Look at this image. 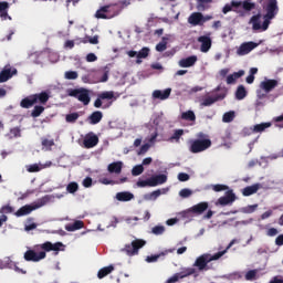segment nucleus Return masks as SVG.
Instances as JSON below:
<instances>
[{
	"mask_svg": "<svg viewBox=\"0 0 283 283\" xmlns=\"http://www.w3.org/2000/svg\"><path fill=\"white\" fill-rule=\"evenodd\" d=\"M62 247V242L52 243L50 241H46L40 245V249H42V251L39 253H36L34 250H28L24 253V260L27 262H41V260H45L48 255L46 253H50V251H55L57 254L59 251H61Z\"/></svg>",
	"mask_w": 283,
	"mask_h": 283,
	"instance_id": "f257e3e1",
	"label": "nucleus"
},
{
	"mask_svg": "<svg viewBox=\"0 0 283 283\" xmlns=\"http://www.w3.org/2000/svg\"><path fill=\"white\" fill-rule=\"evenodd\" d=\"M234 244L235 240H232L223 251L217 252L213 255L207 253L200 255L196 259L193 266H197L198 271H209V268L207 266L209 262H213V260H220L222 255H224L227 251H229V249H231V247Z\"/></svg>",
	"mask_w": 283,
	"mask_h": 283,
	"instance_id": "f03ea898",
	"label": "nucleus"
},
{
	"mask_svg": "<svg viewBox=\"0 0 283 283\" xmlns=\"http://www.w3.org/2000/svg\"><path fill=\"white\" fill-rule=\"evenodd\" d=\"M189 144V151L191 154H202V151H207L212 145L211 139L205 133H198L197 139H191Z\"/></svg>",
	"mask_w": 283,
	"mask_h": 283,
	"instance_id": "7ed1b4c3",
	"label": "nucleus"
},
{
	"mask_svg": "<svg viewBox=\"0 0 283 283\" xmlns=\"http://www.w3.org/2000/svg\"><path fill=\"white\" fill-rule=\"evenodd\" d=\"M165 182H167V175L161 174L153 176L146 180L139 179L136 182V186L143 189L145 187H158V185H165Z\"/></svg>",
	"mask_w": 283,
	"mask_h": 283,
	"instance_id": "20e7f679",
	"label": "nucleus"
},
{
	"mask_svg": "<svg viewBox=\"0 0 283 283\" xmlns=\"http://www.w3.org/2000/svg\"><path fill=\"white\" fill-rule=\"evenodd\" d=\"M67 95L77 98L83 105H90V101H92L90 91L86 88H71L67 91Z\"/></svg>",
	"mask_w": 283,
	"mask_h": 283,
	"instance_id": "39448f33",
	"label": "nucleus"
},
{
	"mask_svg": "<svg viewBox=\"0 0 283 283\" xmlns=\"http://www.w3.org/2000/svg\"><path fill=\"white\" fill-rule=\"evenodd\" d=\"M145 244H147V241L143 239H135L130 244H126L123 251L126 255L132 258L134 255H138V251H140Z\"/></svg>",
	"mask_w": 283,
	"mask_h": 283,
	"instance_id": "423d86ee",
	"label": "nucleus"
},
{
	"mask_svg": "<svg viewBox=\"0 0 283 283\" xmlns=\"http://www.w3.org/2000/svg\"><path fill=\"white\" fill-rule=\"evenodd\" d=\"M44 205H45V201L41 199L38 203L22 206L20 209L17 210L14 216H17V218H23V216H30L32 211H36V209H41V207H43Z\"/></svg>",
	"mask_w": 283,
	"mask_h": 283,
	"instance_id": "0eeeda50",
	"label": "nucleus"
},
{
	"mask_svg": "<svg viewBox=\"0 0 283 283\" xmlns=\"http://www.w3.org/2000/svg\"><path fill=\"white\" fill-rule=\"evenodd\" d=\"M261 17L262 15L260 13H258L256 15H253L250 19V23H252V29L253 30H262L263 32H266V30H269V25H271V19L264 18L265 20L261 24L260 23Z\"/></svg>",
	"mask_w": 283,
	"mask_h": 283,
	"instance_id": "6e6552de",
	"label": "nucleus"
},
{
	"mask_svg": "<svg viewBox=\"0 0 283 283\" xmlns=\"http://www.w3.org/2000/svg\"><path fill=\"white\" fill-rule=\"evenodd\" d=\"M18 73L19 71H17V67L10 64L4 65V67L0 72V83H8V81H10L12 76H17Z\"/></svg>",
	"mask_w": 283,
	"mask_h": 283,
	"instance_id": "1a4fd4ad",
	"label": "nucleus"
},
{
	"mask_svg": "<svg viewBox=\"0 0 283 283\" xmlns=\"http://www.w3.org/2000/svg\"><path fill=\"white\" fill-rule=\"evenodd\" d=\"M103 101H116L113 91H105L97 95V98L94 102V107L101 109L103 107Z\"/></svg>",
	"mask_w": 283,
	"mask_h": 283,
	"instance_id": "9d476101",
	"label": "nucleus"
},
{
	"mask_svg": "<svg viewBox=\"0 0 283 283\" xmlns=\"http://www.w3.org/2000/svg\"><path fill=\"white\" fill-rule=\"evenodd\" d=\"M95 17L96 19H113V17H116V13L114 12V6L102 7L96 11Z\"/></svg>",
	"mask_w": 283,
	"mask_h": 283,
	"instance_id": "9b49d317",
	"label": "nucleus"
},
{
	"mask_svg": "<svg viewBox=\"0 0 283 283\" xmlns=\"http://www.w3.org/2000/svg\"><path fill=\"white\" fill-rule=\"evenodd\" d=\"M235 193L233 190H228L223 197H220L216 205H220L221 207H227V205H233L235 202Z\"/></svg>",
	"mask_w": 283,
	"mask_h": 283,
	"instance_id": "f8f14e48",
	"label": "nucleus"
},
{
	"mask_svg": "<svg viewBox=\"0 0 283 283\" xmlns=\"http://www.w3.org/2000/svg\"><path fill=\"white\" fill-rule=\"evenodd\" d=\"M127 56H129V59H137V63H143V61H140V59H147V56H149V48L144 46L139 52L136 51H127L126 52Z\"/></svg>",
	"mask_w": 283,
	"mask_h": 283,
	"instance_id": "ddd939ff",
	"label": "nucleus"
},
{
	"mask_svg": "<svg viewBox=\"0 0 283 283\" xmlns=\"http://www.w3.org/2000/svg\"><path fill=\"white\" fill-rule=\"evenodd\" d=\"M224 98H227V93H220L214 96H208L202 99L201 106L202 107H211V105H213V103H218V101H224Z\"/></svg>",
	"mask_w": 283,
	"mask_h": 283,
	"instance_id": "4468645a",
	"label": "nucleus"
},
{
	"mask_svg": "<svg viewBox=\"0 0 283 283\" xmlns=\"http://www.w3.org/2000/svg\"><path fill=\"white\" fill-rule=\"evenodd\" d=\"M259 45L260 44L255 43V42H244L238 49V54H239V56H244V55L249 54L250 52H253V50H255V48H258Z\"/></svg>",
	"mask_w": 283,
	"mask_h": 283,
	"instance_id": "2eb2a0df",
	"label": "nucleus"
},
{
	"mask_svg": "<svg viewBox=\"0 0 283 283\" xmlns=\"http://www.w3.org/2000/svg\"><path fill=\"white\" fill-rule=\"evenodd\" d=\"M83 145L85 149H92L96 147V145H98V136H96L94 133H88L83 140Z\"/></svg>",
	"mask_w": 283,
	"mask_h": 283,
	"instance_id": "dca6fc26",
	"label": "nucleus"
},
{
	"mask_svg": "<svg viewBox=\"0 0 283 283\" xmlns=\"http://www.w3.org/2000/svg\"><path fill=\"white\" fill-rule=\"evenodd\" d=\"M277 14V0H269L264 19H275Z\"/></svg>",
	"mask_w": 283,
	"mask_h": 283,
	"instance_id": "f3484780",
	"label": "nucleus"
},
{
	"mask_svg": "<svg viewBox=\"0 0 283 283\" xmlns=\"http://www.w3.org/2000/svg\"><path fill=\"white\" fill-rule=\"evenodd\" d=\"M277 85H280V82H277V80H265L261 82L260 87L265 94H269L273 92V90H275Z\"/></svg>",
	"mask_w": 283,
	"mask_h": 283,
	"instance_id": "a211bd4d",
	"label": "nucleus"
},
{
	"mask_svg": "<svg viewBox=\"0 0 283 283\" xmlns=\"http://www.w3.org/2000/svg\"><path fill=\"white\" fill-rule=\"evenodd\" d=\"M233 8H240L242 6L245 12H251V10H255V2H251V0L238 1L232 0Z\"/></svg>",
	"mask_w": 283,
	"mask_h": 283,
	"instance_id": "6ab92c4d",
	"label": "nucleus"
},
{
	"mask_svg": "<svg viewBox=\"0 0 283 283\" xmlns=\"http://www.w3.org/2000/svg\"><path fill=\"white\" fill-rule=\"evenodd\" d=\"M198 43H201L200 52L207 53L211 50V36L210 35H201L197 39Z\"/></svg>",
	"mask_w": 283,
	"mask_h": 283,
	"instance_id": "aec40b11",
	"label": "nucleus"
},
{
	"mask_svg": "<svg viewBox=\"0 0 283 283\" xmlns=\"http://www.w3.org/2000/svg\"><path fill=\"white\" fill-rule=\"evenodd\" d=\"M205 21V15L200 12H193L190 14V17L188 18V23H190V25H203Z\"/></svg>",
	"mask_w": 283,
	"mask_h": 283,
	"instance_id": "412c9836",
	"label": "nucleus"
},
{
	"mask_svg": "<svg viewBox=\"0 0 283 283\" xmlns=\"http://www.w3.org/2000/svg\"><path fill=\"white\" fill-rule=\"evenodd\" d=\"M171 96V88H166L164 91L161 90H156L153 92V98L157 101H167Z\"/></svg>",
	"mask_w": 283,
	"mask_h": 283,
	"instance_id": "4be33fe9",
	"label": "nucleus"
},
{
	"mask_svg": "<svg viewBox=\"0 0 283 283\" xmlns=\"http://www.w3.org/2000/svg\"><path fill=\"white\" fill-rule=\"evenodd\" d=\"M32 96L35 105H45L50 101V94H48V92L36 93Z\"/></svg>",
	"mask_w": 283,
	"mask_h": 283,
	"instance_id": "5701e85b",
	"label": "nucleus"
},
{
	"mask_svg": "<svg viewBox=\"0 0 283 283\" xmlns=\"http://www.w3.org/2000/svg\"><path fill=\"white\" fill-rule=\"evenodd\" d=\"M198 63V56L197 55H190L188 57L181 59L179 61V67H193Z\"/></svg>",
	"mask_w": 283,
	"mask_h": 283,
	"instance_id": "b1692460",
	"label": "nucleus"
},
{
	"mask_svg": "<svg viewBox=\"0 0 283 283\" xmlns=\"http://www.w3.org/2000/svg\"><path fill=\"white\" fill-rule=\"evenodd\" d=\"M209 209L208 202H199L190 208L191 213H196L197 216H202L203 211H207Z\"/></svg>",
	"mask_w": 283,
	"mask_h": 283,
	"instance_id": "393cba45",
	"label": "nucleus"
},
{
	"mask_svg": "<svg viewBox=\"0 0 283 283\" xmlns=\"http://www.w3.org/2000/svg\"><path fill=\"white\" fill-rule=\"evenodd\" d=\"M271 125H273L271 122L255 124L251 127L250 132H252L253 134H262V132H266V129H269Z\"/></svg>",
	"mask_w": 283,
	"mask_h": 283,
	"instance_id": "a878e982",
	"label": "nucleus"
},
{
	"mask_svg": "<svg viewBox=\"0 0 283 283\" xmlns=\"http://www.w3.org/2000/svg\"><path fill=\"white\" fill-rule=\"evenodd\" d=\"M116 200L119 202H129L130 200H134V193L129 191L117 192Z\"/></svg>",
	"mask_w": 283,
	"mask_h": 283,
	"instance_id": "bb28decb",
	"label": "nucleus"
},
{
	"mask_svg": "<svg viewBox=\"0 0 283 283\" xmlns=\"http://www.w3.org/2000/svg\"><path fill=\"white\" fill-rule=\"evenodd\" d=\"M103 120V112L95 111L88 116V123L91 125H98V123Z\"/></svg>",
	"mask_w": 283,
	"mask_h": 283,
	"instance_id": "cd10ccee",
	"label": "nucleus"
},
{
	"mask_svg": "<svg viewBox=\"0 0 283 283\" xmlns=\"http://www.w3.org/2000/svg\"><path fill=\"white\" fill-rule=\"evenodd\" d=\"M242 76H244V70H240L238 72H234V73L227 76V84L228 85H234L235 81L238 78H242Z\"/></svg>",
	"mask_w": 283,
	"mask_h": 283,
	"instance_id": "c85d7f7f",
	"label": "nucleus"
},
{
	"mask_svg": "<svg viewBox=\"0 0 283 283\" xmlns=\"http://www.w3.org/2000/svg\"><path fill=\"white\" fill-rule=\"evenodd\" d=\"M260 190V184H254L252 186H248L242 189V196L249 197L253 196V193H258Z\"/></svg>",
	"mask_w": 283,
	"mask_h": 283,
	"instance_id": "c756f323",
	"label": "nucleus"
},
{
	"mask_svg": "<svg viewBox=\"0 0 283 283\" xmlns=\"http://www.w3.org/2000/svg\"><path fill=\"white\" fill-rule=\"evenodd\" d=\"M107 170L109 174H120V171H123V161H114L109 164Z\"/></svg>",
	"mask_w": 283,
	"mask_h": 283,
	"instance_id": "7c9ffc66",
	"label": "nucleus"
},
{
	"mask_svg": "<svg viewBox=\"0 0 283 283\" xmlns=\"http://www.w3.org/2000/svg\"><path fill=\"white\" fill-rule=\"evenodd\" d=\"M34 105H36V103L34 102L33 95L23 98L20 103V106L23 107V109H30V107H33Z\"/></svg>",
	"mask_w": 283,
	"mask_h": 283,
	"instance_id": "2f4dec72",
	"label": "nucleus"
},
{
	"mask_svg": "<svg viewBox=\"0 0 283 283\" xmlns=\"http://www.w3.org/2000/svg\"><path fill=\"white\" fill-rule=\"evenodd\" d=\"M85 227V223L81 220H76L74 223H69L65 226L66 231H78L80 229H83Z\"/></svg>",
	"mask_w": 283,
	"mask_h": 283,
	"instance_id": "473e14b6",
	"label": "nucleus"
},
{
	"mask_svg": "<svg viewBox=\"0 0 283 283\" xmlns=\"http://www.w3.org/2000/svg\"><path fill=\"white\" fill-rule=\"evenodd\" d=\"M189 275H195V277H198L195 268H186L181 272H179L180 280H185V277H189Z\"/></svg>",
	"mask_w": 283,
	"mask_h": 283,
	"instance_id": "72a5a7b5",
	"label": "nucleus"
},
{
	"mask_svg": "<svg viewBox=\"0 0 283 283\" xmlns=\"http://www.w3.org/2000/svg\"><path fill=\"white\" fill-rule=\"evenodd\" d=\"M182 136H185V130L176 129L168 140L169 143H180V138H182Z\"/></svg>",
	"mask_w": 283,
	"mask_h": 283,
	"instance_id": "f704fd0d",
	"label": "nucleus"
},
{
	"mask_svg": "<svg viewBox=\"0 0 283 283\" xmlns=\"http://www.w3.org/2000/svg\"><path fill=\"white\" fill-rule=\"evenodd\" d=\"M112 271H114V265L102 268L97 273L98 280H103V277H107V275H109Z\"/></svg>",
	"mask_w": 283,
	"mask_h": 283,
	"instance_id": "c9c22d12",
	"label": "nucleus"
},
{
	"mask_svg": "<svg viewBox=\"0 0 283 283\" xmlns=\"http://www.w3.org/2000/svg\"><path fill=\"white\" fill-rule=\"evenodd\" d=\"M235 98L237 101H244L247 98V88L244 85H239L235 91Z\"/></svg>",
	"mask_w": 283,
	"mask_h": 283,
	"instance_id": "e433bc0d",
	"label": "nucleus"
},
{
	"mask_svg": "<svg viewBox=\"0 0 283 283\" xmlns=\"http://www.w3.org/2000/svg\"><path fill=\"white\" fill-rule=\"evenodd\" d=\"M160 196H163V191L160 189H157L150 193H146L144 196V200H158V198H160Z\"/></svg>",
	"mask_w": 283,
	"mask_h": 283,
	"instance_id": "4c0bfd02",
	"label": "nucleus"
},
{
	"mask_svg": "<svg viewBox=\"0 0 283 283\" xmlns=\"http://www.w3.org/2000/svg\"><path fill=\"white\" fill-rule=\"evenodd\" d=\"M45 112V107L43 105H35L31 112L32 118H39Z\"/></svg>",
	"mask_w": 283,
	"mask_h": 283,
	"instance_id": "58836bf2",
	"label": "nucleus"
},
{
	"mask_svg": "<svg viewBox=\"0 0 283 283\" xmlns=\"http://www.w3.org/2000/svg\"><path fill=\"white\" fill-rule=\"evenodd\" d=\"M182 120H190L193 123L196 120V113L193 111H187L181 114Z\"/></svg>",
	"mask_w": 283,
	"mask_h": 283,
	"instance_id": "ea45409f",
	"label": "nucleus"
},
{
	"mask_svg": "<svg viewBox=\"0 0 283 283\" xmlns=\"http://www.w3.org/2000/svg\"><path fill=\"white\" fill-rule=\"evenodd\" d=\"M8 8H10L8 2L6 1L0 2V17L2 19H6V17H8Z\"/></svg>",
	"mask_w": 283,
	"mask_h": 283,
	"instance_id": "a19ab883",
	"label": "nucleus"
},
{
	"mask_svg": "<svg viewBox=\"0 0 283 283\" xmlns=\"http://www.w3.org/2000/svg\"><path fill=\"white\" fill-rule=\"evenodd\" d=\"M41 143L42 147H45L48 151H52V147H54V139H48L43 137Z\"/></svg>",
	"mask_w": 283,
	"mask_h": 283,
	"instance_id": "79ce46f5",
	"label": "nucleus"
},
{
	"mask_svg": "<svg viewBox=\"0 0 283 283\" xmlns=\"http://www.w3.org/2000/svg\"><path fill=\"white\" fill-rule=\"evenodd\" d=\"M233 118H235V112L230 111L223 114L222 120L223 123H232Z\"/></svg>",
	"mask_w": 283,
	"mask_h": 283,
	"instance_id": "37998d69",
	"label": "nucleus"
},
{
	"mask_svg": "<svg viewBox=\"0 0 283 283\" xmlns=\"http://www.w3.org/2000/svg\"><path fill=\"white\" fill-rule=\"evenodd\" d=\"M80 116L81 115L78 113H71L65 116V120L66 123L73 124V123H76V120H78Z\"/></svg>",
	"mask_w": 283,
	"mask_h": 283,
	"instance_id": "c03bdc74",
	"label": "nucleus"
},
{
	"mask_svg": "<svg viewBox=\"0 0 283 283\" xmlns=\"http://www.w3.org/2000/svg\"><path fill=\"white\" fill-rule=\"evenodd\" d=\"M212 190H214L217 193H220V191H229V186L222 185V184H217L212 185Z\"/></svg>",
	"mask_w": 283,
	"mask_h": 283,
	"instance_id": "a18cd8bd",
	"label": "nucleus"
},
{
	"mask_svg": "<svg viewBox=\"0 0 283 283\" xmlns=\"http://www.w3.org/2000/svg\"><path fill=\"white\" fill-rule=\"evenodd\" d=\"M66 191L69 193H76L78 191V184L76 182H70L67 186H66Z\"/></svg>",
	"mask_w": 283,
	"mask_h": 283,
	"instance_id": "49530a36",
	"label": "nucleus"
},
{
	"mask_svg": "<svg viewBox=\"0 0 283 283\" xmlns=\"http://www.w3.org/2000/svg\"><path fill=\"white\" fill-rule=\"evenodd\" d=\"M151 233L154 235H163V233H165V226H155L151 229Z\"/></svg>",
	"mask_w": 283,
	"mask_h": 283,
	"instance_id": "de8ad7c7",
	"label": "nucleus"
},
{
	"mask_svg": "<svg viewBox=\"0 0 283 283\" xmlns=\"http://www.w3.org/2000/svg\"><path fill=\"white\" fill-rule=\"evenodd\" d=\"M256 210H258V203L247 206L241 209L242 213H254V211H256Z\"/></svg>",
	"mask_w": 283,
	"mask_h": 283,
	"instance_id": "09e8293b",
	"label": "nucleus"
},
{
	"mask_svg": "<svg viewBox=\"0 0 283 283\" xmlns=\"http://www.w3.org/2000/svg\"><path fill=\"white\" fill-rule=\"evenodd\" d=\"M143 171H145V167H143V165H137V166L133 167L132 176H140V174H143Z\"/></svg>",
	"mask_w": 283,
	"mask_h": 283,
	"instance_id": "8fccbe9b",
	"label": "nucleus"
},
{
	"mask_svg": "<svg viewBox=\"0 0 283 283\" xmlns=\"http://www.w3.org/2000/svg\"><path fill=\"white\" fill-rule=\"evenodd\" d=\"M255 275H258V270H250L245 273V280L248 282H251V281L255 280Z\"/></svg>",
	"mask_w": 283,
	"mask_h": 283,
	"instance_id": "3c124183",
	"label": "nucleus"
},
{
	"mask_svg": "<svg viewBox=\"0 0 283 283\" xmlns=\"http://www.w3.org/2000/svg\"><path fill=\"white\" fill-rule=\"evenodd\" d=\"M27 171H29V174H36L39 171H41V168L39 167L38 164H32L27 166Z\"/></svg>",
	"mask_w": 283,
	"mask_h": 283,
	"instance_id": "603ef678",
	"label": "nucleus"
},
{
	"mask_svg": "<svg viewBox=\"0 0 283 283\" xmlns=\"http://www.w3.org/2000/svg\"><path fill=\"white\" fill-rule=\"evenodd\" d=\"M192 193H193V191H191V189H189V188H184L179 191L180 198H189L192 196Z\"/></svg>",
	"mask_w": 283,
	"mask_h": 283,
	"instance_id": "864d4df0",
	"label": "nucleus"
},
{
	"mask_svg": "<svg viewBox=\"0 0 283 283\" xmlns=\"http://www.w3.org/2000/svg\"><path fill=\"white\" fill-rule=\"evenodd\" d=\"M65 78L69 81H75V78H78V73L76 71H69L65 73Z\"/></svg>",
	"mask_w": 283,
	"mask_h": 283,
	"instance_id": "5fc2aeb1",
	"label": "nucleus"
},
{
	"mask_svg": "<svg viewBox=\"0 0 283 283\" xmlns=\"http://www.w3.org/2000/svg\"><path fill=\"white\" fill-rule=\"evenodd\" d=\"M205 3H213V0H197V10H205Z\"/></svg>",
	"mask_w": 283,
	"mask_h": 283,
	"instance_id": "6e6d98bb",
	"label": "nucleus"
},
{
	"mask_svg": "<svg viewBox=\"0 0 283 283\" xmlns=\"http://www.w3.org/2000/svg\"><path fill=\"white\" fill-rule=\"evenodd\" d=\"M149 147H151V145L149 144H144L139 150L137 151L138 156H145V154H147V151H149Z\"/></svg>",
	"mask_w": 283,
	"mask_h": 283,
	"instance_id": "4d7b16f0",
	"label": "nucleus"
},
{
	"mask_svg": "<svg viewBox=\"0 0 283 283\" xmlns=\"http://www.w3.org/2000/svg\"><path fill=\"white\" fill-rule=\"evenodd\" d=\"M0 213H14V208L10 205L2 206Z\"/></svg>",
	"mask_w": 283,
	"mask_h": 283,
	"instance_id": "13d9d810",
	"label": "nucleus"
},
{
	"mask_svg": "<svg viewBox=\"0 0 283 283\" xmlns=\"http://www.w3.org/2000/svg\"><path fill=\"white\" fill-rule=\"evenodd\" d=\"M10 134H11V136H13V138H19V137H21V128L13 127L10 129Z\"/></svg>",
	"mask_w": 283,
	"mask_h": 283,
	"instance_id": "bf43d9fd",
	"label": "nucleus"
},
{
	"mask_svg": "<svg viewBox=\"0 0 283 283\" xmlns=\"http://www.w3.org/2000/svg\"><path fill=\"white\" fill-rule=\"evenodd\" d=\"M189 174H186V172H179L178 174V180L180 182H187V180H189Z\"/></svg>",
	"mask_w": 283,
	"mask_h": 283,
	"instance_id": "052dcab7",
	"label": "nucleus"
},
{
	"mask_svg": "<svg viewBox=\"0 0 283 283\" xmlns=\"http://www.w3.org/2000/svg\"><path fill=\"white\" fill-rule=\"evenodd\" d=\"M160 255H165V253L147 256L146 262H149V263L158 262V259L160 258Z\"/></svg>",
	"mask_w": 283,
	"mask_h": 283,
	"instance_id": "680f3d73",
	"label": "nucleus"
},
{
	"mask_svg": "<svg viewBox=\"0 0 283 283\" xmlns=\"http://www.w3.org/2000/svg\"><path fill=\"white\" fill-rule=\"evenodd\" d=\"M165 50H167V42H159L156 45V51L157 52H165Z\"/></svg>",
	"mask_w": 283,
	"mask_h": 283,
	"instance_id": "e2e57ef3",
	"label": "nucleus"
},
{
	"mask_svg": "<svg viewBox=\"0 0 283 283\" xmlns=\"http://www.w3.org/2000/svg\"><path fill=\"white\" fill-rule=\"evenodd\" d=\"M99 182L102 185H117L118 184L116 180H112V179H107V178L99 179Z\"/></svg>",
	"mask_w": 283,
	"mask_h": 283,
	"instance_id": "0e129e2a",
	"label": "nucleus"
},
{
	"mask_svg": "<svg viewBox=\"0 0 283 283\" xmlns=\"http://www.w3.org/2000/svg\"><path fill=\"white\" fill-rule=\"evenodd\" d=\"M83 187H85L86 189H90V187H92V177H86L83 182H82Z\"/></svg>",
	"mask_w": 283,
	"mask_h": 283,
	"instance_id": "69168bd1",
	"label": "nucleus"
},
{
	"mask_svg": "<svg viewBox=\"0 0 283 283\" xmlns=\"http://www.w3.org/2000/svg\"><path fill=\"white\" fill-rule=\"evenodd\" d=\"M180 280V274L179 273H176L174 276L169 277L167 280V283H176Z\"/></svg>",
	"mask_w": 283,
	"mask_h": 283,
	"instance_id": "338daca9",
	"label": "nucleus"
},
{
	"mask_svg": "<svg viewBox=\"0 0 283 283\" xmlns=\"http://www.w3.org/2000/svg\"><path fill=\"white\" fill-rule=\"evenodd\" d=\"M270 283H283L282 276H274Z\"/></svg>",
	"mask_w": 283,
	"mask_h": 283,
	"instance_id": "774afa93",
	"label": "nucleus"
}]
</instances>
